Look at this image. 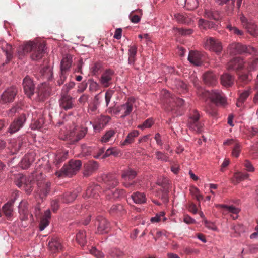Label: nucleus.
Masks as SVG:
<instances>
[{
	"label": "nucleus",
	"instance_id": "nucleus-21",
	"mask_svg": "<svg viewBox=\"0 0 258 258\" xmlns=\"http://www.w3.org/2000/svg\"><path fill=\"white\" fill-rule=\"evenodd\" d=\"M100 189V187L99 185L91 184L87 187L84 197L85 198H92L94 199H97L99 196V191Z\"/></svg>",
	"mask_w": 258,
	"mask_h": 258
},
{
	"label": "nucleus",
	"instance_id": "nucleus-50",
	"mask_svg": "<svg viewBox=\"0 0 258 258\" xmlns=\"http://www.w3.org/2000/svg\"><path fill=\"white\" fill-rule=\"evenodd\" d=\"M120 153V151L115 147L109 148L106 150L104 154L102 156V158H106L110 155L117 156Z\"/></svg>",
	"mask_w": 258,
	"mask_h": 258
},
{
	"label": "nucleus",
	"instance_id": "nucleus-6",
	"mask_svg": "<svg viewBox=\"0 0 258 258\" xmlns=\"http://www.w3.org/2000/svg\"><path fill=\"white\" fill-rule=\"evenodd\" d=\"M18 92V89L16 86L7 88L0 95V103L5 104L13 102Z\"/></svg>",
	"mask_w": 258,
	"mask_h": 258
},
{
	"label": "nucleus",
	"instance_id": "nucleus-13",
	"mask_svg": "<svg viewBox=\"0 0 258 258\" xmlns=\"http://www.w3.org/2000/svg\"><path fill=\"white\" fill-rule=\"evenodd\" d=\"M54 93L51 89L46 84H41L38 88L37 95L40 101H44L51 94Z\"/></svg>",
	"mask_w": 258,
	"mask_h": 258
},
{
	"label": "nucleus",
	"instance_id": "nucleus-58",
	"mask_svg": "<svg viewBox=\"0 0 258 258\" xmlns=\"http://www.w3.org/2000/svg\"><path fill=\"white\" fill-rule=\"evenodd\" d=\"M109 255L112 258H121L123 255V253L118 249H111L109 252Z\"/></svg>",
	"mask_w": 258,
	"mask_h": 258
},
{
	"label": "nucleus",
	"instance_id": "nucleus-39",
	"mask_svg": "<svg viewBox=\"0 0 258 258\" xmlns=\"http://www.w3.org/2000/svg\"><path fill=\"white\" fill-rule=\"evenodd\" d=\"M38 186L39 187L40 190V197L42 199H43L47 195V194L50 191L51 183L49 182H46L44 183L42 186L40 185L39 183H38Z\"/></svg>",
	"mask_w": 258,
	"mask_h": 258
},
{
	"label": "nucleus",
	"instance_id": "nucleus-29",
	"mask_svg": "<svg viewBox=\"0 0 258 258\" xmlns=\"http://www.w3.org/2000/svg\"><path fill=\"white\" fill-rule=\"evenodd\" d=\"M72 58L73 56L70 54L63 56L61 62V71L67 72L69 70L72 65Z\"/></svg>",
	"mask_w": 258,
	"mask_h": 258
},
{
	"label": "nucleus",
	"instance_id": "nucleus-40",
	"mask_svg": "<svg viewBox=\"0 0 258 258\" xmlns=\"http://www.w3.org/2000/svg\"><path fill=\"white\" fill-rule=\"evenodd\" d=\"M132 199L136 204H142L146 202V196L144 193L136 192L132 195Z\"/></svg>",
	"mask_w": 258,
	"mask_h": 258
},
{
	"label": "nucleus",
	"instance_id": "nucleus-8",
	"mask_svg": "<svg viewBox=\"0 0 258 258\" xmlns=\"http://www.w3.org/2000/svg\"><path fill=\"white\" fill-rule=\"evenodd\" d=\"M26 120V116L25 114H22L18 118L15 119L10 124L7 133L13 134L23 127Z\"/></svg>",
	"mask_w": 258,
	"mask_h": 258
},
{
	"label": "nucleus",
	"instance_id": "nucleus-45",
	"mask_svg": "<svg viewBox=\"0 0 258 258\" xmlns=\"http://www.w3.org/2000/svg\"><path fill=\"white\" fill-rule=\"evenodd\" d=\"M231 229L234 231L233 237L239 236L241 233L244 232L245 231V228L243 225L239 223L233 224Z\"/></svg>",
	"mask_w": 258,
	"mask_h": 258
},
{
	"label": "nucleus",
	"instance_id": "nucleus-25",
	"mask_svg": "<svg viewBox=\"0 0 258 258\" xmlns=\"http://www.w3.org/2000/svg\"><path fill=\"white\" fill-rule=\"evenodd\" d=\"M110 119L111 117L109 116L101 115L97 118L95 124L93 125L94 128L99 131L103 129Z\"/></svg>",
	"mask_w": 258,
	"mask_h": 258
},
{
	"label": "nucleus",
	"instance_id": "nucleus-23",
	"mask_svg": "<svg viewBox=\"0 0 258 258\" xmlns=\"http://www.w3.org/2000/svg\"><path fill=\"white\" fill-rule=\"evenodd\" d=\"M34 153H28L26 154L21 160L20 166L23 169H27L30 166L31 163L34 161Z\"/></svg>",
	"mask_w": 258,
	"mask_h": 258
},
{
	"label": "nucleus",
	"instance_id": "nucleus-33",
	"mask_svg": "<svg viewBox=\"0 0 258 258\" xmlns=\"http://www.w3.org/2000/svg\"><path fill=\"white\" fill-rule=\"evenodd\" d=\"M137 46L136 45L130 46L128 49V63L130 65L134 64L136 60Z\"/></svg>",
	"mask_w": 258,
	"mask_h": 258
},
{
	"label": "nucleus",
	"instance_id": "nucleus-47",
	"mask_svg": "<svg viewBox=\"0 0 258 258\" xmlns=\"http://www.w3.org/2000/svg\"><path fill=\"white\" fill-rule=\"evenodd\" d=\"M95 147L88 146L86 144L81 145V154L83 156H88L91 155L94 152Z\"/></svg>",
	"mask_w": 258,
	"mask_h": 258
},
{
	"label": "nucleus",
	"instance_id": "nucleus-32",
	"mask_svg": "<svg viewBox=\"0 0 258 258\" xmlns=\"http://www.w3.org/2000/svg\"><path fill=\"white\" fill-rule=\"evenodd\" d=\"M2 213L7 218L8 220H11V218L13 215V205L10 202H7L2 207Z\"/></svg>",
	"mask_w": 258,
	"mask_h": 258
},
{
	"label": "nucleus",
	"instance_id": "nucleus-56",
	"mask_svg": "<svg viewBox=\"0 0 258 258\" xmlns=\"http://www.w3.org/2000/svg\"><path fill=\"white\" fill-rule=\"evenodd\" d=\"M176 86L177 89L179 90V93H184L186 92L187 89V85L180 80L176 81Z\"/></svg>",
	"mask_w": 258,
	"mask_h": 258
},
{
	"label": "nucleus",
	"instance_id": "nucleus-57",
	"mask_svg": "<svg viewBox=\"0 0 258 258\" xmlns=\"http://www.w3.org/2000/svg\"><path fill=\"white\" fill-rule=\"evenodd\" d=\"M61 203L60 196H58L57 198L53 199L51 202V208L53 212H55L59 209L60 203Z\"/></svg>",
	"mask_w": 258,
	"mask_h": 258
},
{
	"label": "nucleus",
	"instance_id": "nucleus-51",
	"mask_svg": "<svg viewBox=\"0 0 258 258\" xmlns=\"http://www.w3.org/2000/svg\"><path fill=\"white\" fill-rule=\"evenodd\" d=\"M44 123L43 118L40 117L37 120L34 119L31 123V126L32 130H39L42 127Z\"/></svg>",
	"mask_w": 258,
	"mask_h": 258
},
{
	"label": "nucleus",
	"instance_id": "nucleus-61",
	"mask_svg": "<svg viewBox=\"0 0 258 258\" xmlns=\"http://www.w3.org/2000/svg\"><path fill=\"white\" fill-rule=\"evenodd\" d=\"M205 111L209 115L213 117H216L217 114L216 107L213 105L206 106Z\"/></svg>",
	"mask_w": 258,
	"mask_h": 258
},
{
	"label": "nucleus",
	"instance_id": "nucleus-48",
	"mask_svg": "<svg viewBox=\"0 0 258 258\" xmlns=\"http://www.w3.org/2000/svg\"><path fill=\"white\" fill-rule=\"evenodd\" d=\"M42 77L46 80H50L52 77V71L49 66L44 67L40 72Z\"/></svg>",
	"mask_w": 258,
	"mask_h": 258
},
{
	"label": "nucleus",
	"instance_id": "nucleus-52",
	"mask_svg": "<svg viewBox=\"0 0 258 258\" xmlns=\"http://www.w3.org/2000/svg\"><path fill=\"white\" fill-rule=\"evenodd\" d=\"M258 67V58H255L246 62L245 67L249 71L255 70Z\"/></svg>",
	"mask_w": 258,
	"mask_h": 258
},
{
	"label": "nucleus",
	"instance_id": "nucleus-31",
	"mask_svg": "<svg viewBox=\"0 0 258 258\" xmlns=\"http://www.w3.org/2000/svg\"><path fill=\"white\" fill-rule=\"evenodd\" d=\"M139 134V131L137 130H134L130 132L126 136L125 139L120 142V145L121 146L128 145L134 142L135 138L138 136Z\"/></svg>",
	"mask_w": 258,
	"mask_h": 258
},
{
	"label": "nucleus",
	"instance_id": "nucleus-9",
	"mask_svg": "<svg viewBox=\"0 0 258 258\" xmlns=\"http://www.w3.org/2000/svg\"><path fill=\"white\" fill-rule=\"evenodd\" d=\"M205 47L206 49L214 51L217 54H219L222 50L221 43L213 37H209L206 39Z\"/></svg>",
	"mask_w": 258,
	"mask_h": 258
},
{
	"label": "nucleus",
	"instance_id": "nucleus-15",
	"mask_svg": "<svg viewBox=\"0 0 258 258\" xmlns=\"http://www.w3.org/2000/svg\"><path fill=\"white\" fill-rule=\"evenodd\" d=\"M95 225L97 226V232L99 234L107 233L109 230V223L102 216L99 215L97 217Z\"/></svg>",
	"mask_w": 258,
	"mask_h": 258
},
{
	"label": "nucleus",
	"instance_id": "nucleus-37",
	"mask_svg": "<svg viewBox=\"0 0 258 258\" xmlns=\"http://www.w3.org/2000/svg\"><path fill=\"white\" fill-rule=\"evenodd\" d=\"M109 212L111 215L121 216L125 213L124 207L120 204L113 205L109 209Z\"/></svg>",
	"mask_w": 258,
	"mask_h": 258
},
{
	"label": "nucleus",
	"instance_id": "nucleus-36",
	"mask_svg": "<svg viewBox=\"0 0 258 258\" xmlns=\"http://www.w3.org/2000/svg\"><path fill=\"white\" fill-rule=\"evenodd\" d=\"M249 174L247 173H243L239 172H236L231 178V182L235 185L237 184L241 181L247 178Z\"/></svg>",
	"mask_w": 258,
	"mask_h": 258
},
{
	"label": "nucleus",
	"instance_id": "nucleus-18",
	"mask_svg": "<svg viewBox=\"0 0 258 258\" xmlns=\"http://www.w3.org/2000/svg\"><path fill=\"white\" fill-rule=\"evenodd\" d=\"M114 72L111 69L106 70L101 75L99 80L100 83L104 87H108L111 83Z\"/></svg>",
	"mask_w": 258,
	"mask_h": 258
},
{
	"label": "nucleus",
	"instance_id": "nucleus-60",
	"mask_svg": "<svg viewBox=\"0 0 258 258\" xmlns=\"http://www.w3.org/2000/svg\"><path fill=\"white\" fill-rule=\"evenodd\" d=\"M102 65L100 62H96L91 68V73L93 75L99 74L101 71Z\"/></svg>",
	"mask_w": 258,
	"mask_h": 258
},
{
	"label": "nucleus",
	"instance_id": "nucleus-11",
	"mask_svg": "<svg viewBox=\"0 0 258 258\" xmlns=\"http://www.w3.org/2000/svg\"><path fill=\"white\" fill-rule=\"evenodd\" d=\"M137 175L136 172L134 170L128 169L122 171L121 178L123 180L122 183L123 185L127 188H130L133 186L135 182L134 181L130 182L129 181L132 180Z\"/></svg>",
	"mask_w": 258,
	"mask_h": 258
},
{
	"label": "nucleus",
	"instance_id": "nucleus-27",
	"mask_svg": "<svg viewBox=\"0 0 258 258\" xmlns=\"http://www.w3.org/2000/svg\"><path fill=\"white\" fill-rule=\"evenodd\" d=\"M48 246L52 252H58L62 247L61 240L57 237L52 238L48 243Z\"/></svg>",
	"mask_w": 258,
	"mask_h": 258
},
{
	"label": "nucleus",
	"instance_id": "nucleus-34",
	"mask_svg": "<svg viewBox=\"0 0 258 258\" xmlns=\"http://www.w3.org/2000/svg\"><path fill=\"white\" fill-rule=\"evenodd\" d=\"M124 191L122 189H115L114 190H107L106 191V195L107 199L109 200H115L119 197L123 196Z\"/></svg>",
	"mask_w": 258,
	"mask_h": 258
},
{
	"label": "nucleus",
	"instance_id": "nucleus-20",
	"mask_svg": "<svg viewBox=\"0 0 258 258\" xmlns=\"http://www.w3.org/2000/svg\"><path fill=\"white\" fill-rule=\"evenodd\" d=\"M246 62L240 57H236L230 60L227 64L229 70H240L245 67Z\"/></svg>",
	"mask_w": 258,
	"mask_h": 258
},
{
	"label": "nucleus",
	"instance_id": "nucleus-53",
	"mask_svg": "<svg viewBox=\"0 0 258 258\" xmlns=\"http://www.w3.org/2000/svg\"><path fill=\"white\" fill-rule=\"evenodd\" d=\"M67 156L68 153H60L56 155L54 163L57 167H58L59 164L67 158Z\"/></svg>",
	"mask_w": 258,
	"mask_h": 258
},
{
	"label": "nucleus",
	"instance_id": "nucleus-10",
	"mask_svg": "<svg viewBox=\"0 0 258 258\" xmlns=\"http://www.w3.org/2000/svg\"><path fill=\"white\" fill-rule=\"evenodd\" d=\"M135 99L133 97H130L127 99L125 103L118 106L119 110L121 114V117L124 118L129 115L133 110Z\"/></svg>",
	"mask_w": 258,
	"mask_h": 258
},
{
	"label": "nucleus",
	"instance_id": "nucleus-3",
	"mask_svg": "<svg viewBox=\"0 0 258 258\" xmlns=\"http://www.w3.org/2000/svg\"><path fill=\"white\" fill-rule=\"evenodd\" d=\"M81 165L82 163L80 160H71L68 164L64 165L61 169L57 171L55 174L58 177H71L76 174L80 170Z\"/></svg>",
	"mask_w": 258,
	"mask_h": 258
},
{
	"label": "nucleus",
	"instance_id": "nucleus-7",
	"mask_svg": "<svg viewBox=\"0 0 258 258\" xmlns=\"http://www.w3.org/2000/svg\"><path fill=\"white\" fill-rule=\"evenodd\" d=\"M228 51L231 55H235L244 52L251 53L255 52V50L250 46L246 47L239 43H232L228 46Z\"/></svg>",
	"mask_w": 258,
	"mask_h": 258
},
{
	"label": "nucleus",
	"instance_id": "nucleus-4",
	"mask_svg": "<svg viewBox=\"0 0 258 258\" xmlns=\"http://www.w3.org/2000/svg\"><path fill=\"white\" fill-rule=\"evenodd\" d=\"M162 95L163 96L164 108L168 111H172L175 110V108H173V104L178 106H181L184 104V101L182 99L172 97L168 91L166 90H163L162 91Z\"/></svg>",
	"mask_w": 258,
	"mask_h": 258
},
{
	"label": "nucleus",
	"instance_id": "nucleus-1",
	"mask_svg": "<svg viewBox=\"0 0 258 258\" xmlns=\"http://www.w3.org/2000/svg\"><path fill=\"white\" fill-rule=\"evenodd\" d=\"M197 94L203 99H210L211 101L216 105L224 106L227 103L225 95L220 90H214L209 91L199 88L198 89Z\"/></svg>",
	"mask_w": 258,
	"mask_h": 258
},
{
	"label": "nucleus",
	"instance_id": "nucleus-44",
	"mask_svg": "<svg viewBox=\"0 0 258 258\" xmlns=\"http://www.w3.org/2000/svg\"><path fill=\"white\" fill-rule=\"evenodd\" d=\"M251 93L250 89L244 91L242 93H240L239 97L236 103L237 107H241L242 103L245 101L247 98L249 96Z\"/></svg>",
	"mask_w": 258,
	"mask_h": 258
},
{
	"label": "nucleus",
	"instance_id": "nucleus-24",
	"mask_svg": "<svg viewBox=\"0 0 258 258\" xmlns=\"http://www.w3.org/2000/svg\"><path fill=\"white\" fill-rule=\"evenodd\" d=\"M20 219L22 221H26L28 219L29 210L28 204L25 201H22L19 205Z\"/></svg>",
	"mask_w": 258,
	"mask_h": 258
},
{
	"label": "nucleus",
	"instance_id": "nucleus-46",
	"mask_svg": "<svg viewBox=\"0 0 258 258\" xmlns=\"http://www.w3.org/2000/svg\"><path fill=\"white\" fill-rule=\"evenodd\" d=\"M204 17L214 20H218L219 19V15L218 12L213 11L209 9H205L204 12Z\"/></svg>",
	"mask_w": 258,
	"mask_h": 258
},
{
	"label": "nucleus",
	"instance_id": "nucleus-14",
	"mask_svg": "<svg viewBox=\"0 0 258 258\" xmlns=\"http://www.w3.org/2000/svg\"><path fill=\"white\" fill-rule=\"evenodd\" d=\"M240 19L243 27H244L251 35L256 36L257 35V26L254 22L249 21L243 15L240 16Z\"/></svg>",
	"mask_w": 258,
	"mask_h": 258
},
{
	"label": "nucleus",
	"instance_id": "nucleus-19",
	"mask_svg": "<svg viewBox=\"0 0 258 258\" xmlns=\"http://www.w3.org/2000/svg\"><path fill=\"white\" fill-rule=\"evenodd\" d=\"M203 81L206 85L213 86L217 83V77L213 72L208 71L203 75Z\"/></svg>",
	"mask_w": 258,
	"mask_h": 258
},
{
	"label": "nucleus",
	"instance_id": "nucleus-64",
	"mask_svg": "<svg viewBox=\"0 0 258 258\" xmlns=\"http://www.w3.org/2000/svg\"><path fill=\"white\" fill-rule=\"evenodd\" d=\"M87 127H81V128L80 129L79 132L76 135L75 141L76 142H77V141H79L80 140H81V139H82L83 138H84V136H85L86 134L87 133Z\"/></svg>",
	"mask_w": 258,
	"mask_h": 258
},
{
	"label": "nucleus",
	"instance_id": "nucleus-35",
	"mask_svg": "<svg viewBox=\"0 0 258 258\" xmlns=\"http://www.w3.org/2000/svg\"><path fill=\"white\" fill-rule=\"evenodd\" d=\"M2 49L5 52L6 55V63H8L12 58L13 56V47L12 46L8 44L6 42L3 44Z\"/></svg>",
	"mask_w": 258,
	"mask_h": 258
},
{
	"label": "nucleus",
	"instance_id": "nucleus-22",
	"mask_svg": "<svg viewBox=\"0 0 258 258\" xmlns=\"http://www.w3.org/2000/svg\"><path fill=\"white\" fill-rule=\"evenodd\" d=\"M203 54L197 51H190L189 53L188 59L190 63L195 66H200L203 62Z\"/></svg>",
	"mask_w": 258,
	"mask_h": 258
},
{
	"label": "nucleus",
	"instance_id": "nucleus-62",
	"mask_svg": "<svg viewBox=\"0 0 258 258\" xmlns=\"http://www.w3.org/2000/svg\"><path fill=\"white\" fill-rule=\"evenodd\" d=\"M155 155L156 158L158 160L164 162H167L169 161V157L167 154L162 153L160 151H156L155 152Z\"/></svg>",
	"mask_w": 258,
	"mask_h": 258
},
{
	"label": "nucleus",
	"instance_id": "nucleus-43",
	"mask_svg": "<svg viewBox=\"0 0 258 258\" xmlns=\"http://www.w3.org/2000/svg\"><path fill=\"white\" fill-rule=\"evenodd\" d=\"M142 15V10L138 9L132 11L130 14L129 17L133 23H137L140 21Z\"/></svg>",
	"mask_w": 258,
	"mask_h": 258
},
{
	"label": "nucleus",
	"instance_id": "nucleus-30",
	"mask_svg": "<svg viewBox=\"0 0 258 258\" xmlns=\"http://www.w3.org/2000/svg\"><path fill=\"white\" fill-rule=\"evenodd\" d=\"M50 218L51 212L49 210H47L45 212L43 216L41 219L39 225V229L40 231L43 230L49 225Z\"/></svg>",
	"mask_w": 258,
	"mask_h": 258
},
{
	"label": "nucleus",
	"instance_id": "nucleus-41",
	"mask_svg": "<svg viewBox=\"0 0 258 258\" xmlns=\"http://www.w3.org/2000/svg\"><path fill=\"white\" fill-rule=\"evenodd\" d=\"M233 77L228 74H224L221 77V84L226 87L231 86L233 83Z\"/></svg>",
	"mask_w": 258,
	"mask_h": 258
},
{
	"label": "nucleus",
	"instance_id": "nucleus-12",
	"mask_svg": "<svg viewBox=\"0 0 258 258\" xmlns=\"http://www.w3.org/2000/svg\"><path fill=\"white\" fill-rule=\"evenodd\" d=\"M73 98L67 94L62 92L59 100V105L61 109L68 110L72 109L75 106Z\"/></svg>",
	"mask_w": 258,
	"mask_h": 258
},
{
	"label": "nucleus",
	"instance_id": "nucleus-38",
	"mask_svg": "<svg viewBox=\"0 0 258 258\" xmlns=\"http://www.w3.org/2000/svg\"><path fill=\"white\" fill-rule=\"evenodd\" d=\"M61 203H69L72 202L76 198L77 194L75 192H67L64 195H60Z\"/></svg>",
	"mask_w": 258,
	"mask_h": 258
},
{
	"label": "nucleus",
	"instance_id": "nucleus-55",
	"mask_svg": "<svg viewBox=\"0 0 258 258\" xmlns=\"http://www.w3.org/2000/svg\"><path fill=\"white\" fill-rule=\"evenodd\" d=\"M21 109V108L20 104L17 103L7 111V115L9 117H12L14 116L17 112H19Z\"/></svg>",
	"mask_w": 258,
	"mask_h": 258
},
{
	"label": "nucleus",
	"instance_id": "nucleus-16",
	"mask_svg": "<svg viewBox=\"0 0 258 258\" xmlns=\"http://www.w3.org/2000/svg\"><path fill=\"white\" fill-rule=\"evenodd\" d=\"M17 185L21 187L23 186L26 192L29 194L32 191V182L31 180L27 179L25 176L19 174L17 177Z\"/></svg>",
	"mask_w": 258,
	"mask_h": 258
},
{
	"label": "nucleus",
	"instance_id": "nucleus-2",
	"mask_svg": "<svg viewBox=\"0 0 258 258\" xmlns=\"http://www.w3.org/2000/svg\"><path fill=\"white\" fill-rule=\"evenodd\" d=\"M45 44L42 42H30L23 47L24 53L31 52L33 60H38L42 58L45 53Z\"/></svg>",
	"mask_w": 258,
	"mask_h": 258
},
{
	"label": "nucleus",
	"instance_id": "nucleus-49",
	"mask_svg": "<svg viewBox=\"0 0 258 258\" xmlns=\"http://www.w3.org/2000/svg\"><path fill=\"white\" fill-rule=\"evenodd\" d=\"M198 25L200 28L204 29L214 27V23L213 22L205 20L203 19H199Z\"/></svg>",
	"mask_w": 258,
	"mask_h": 258
},
{
	"label": "nucleus",
	"instance_id": "nucleus-17",
	"mask_svg": "<svg viewBox=\"0 0 258 258\" xmlns=\"http://www.w3.org/2000/svg\"><path fill=\"white\" fill-rule=\"evenodd\" d=\"M23 86L26 95L29 98L34 94L35 86L32 79L26 76L23 79Z\"/></svg>",
	"mask_w": 258,
	"mask_h": 258
},
{
	"label": "nucleus",
	"instance_id": "nucleus-59",
	"mask_svg": "<svg viewBox=\"0 0 258 258\" xmlns=\"http://www.w3.org/2000/svg\"><path fill=\"white\" fill-rule=\"evenodd\" d=\"M185 6L189 10H194L198 6V0H185Z\"/></svg>",
	"mask_w": 258,
	"mask_h": 258
},
{
	"label": "nucleus",
	"instance_id": "nucleus-63",
	"mask_svg": "<svg viewBox=\"0 0 258 258\" xmlns=\"http://www.w3.org/2000/svg\"><path fill=\"white\" fill-rule=\"evenodd\" d=\"M97 105L98 103L95 101H93L89 105L88 112L90 114H96L97 112Z\"/></svg>",
	"mask_w": 258,
	"mask_h": 258
},
{
	"label": "nucleus",
	"instance_id": "nucleus-42",
	"mask_svg": "<svg viewBox=\"0 0 258 258\" xmlns=\"http://www.w3.org/2000/svg\"><path fill=\"white\" fill-rule=\"evenodd\" d=\"M76 241L80 246H84L87 242L86 232L79 230L76 235Z\"/></svg>",
	"mask_w": 258,
	"mask_h": 258
},
{
	"label": "nucleus",
	"instance_id": "nucleus-28",
	"mask_svg": "<svg viewBox=\"0 0 258 258\" xmlns=\"http://www.w3.org/2000/svg\"><path fill=\"white\" fill-rule=\"evenodd\" d=\"M103 180L107 186L108 190L115 187L118 184V181L114 174H108L105 176Z\"/></svg>",
	"mask_w": 258,
	"mask_h": 258
},
{
	"label": "nucleus",
	"instance_id": "nucleus-26",
	"mask_svg": "<svg viewBox=\"0 0 258 258\" xmlns=\"http://www.w3.org/2000/svg\"><path fill=\"white\" fill-rule=\"evenodd\" d=\"M98 167V164L96 161H90L84 165L83 174L85 176H90Z\"/></svg>",
	"mask_w": 258,
	"mask_h": 258
},
{
	"label": "nucleus",
	"instance_id": "nucleus-5",
	"mask_svg": "<svg viewBox=\"0 0 258 258\" xmlns=\"http://www.w3.org/2000/svg\"><path fill=\"white\" fill-rule=\"evenodd\" d=\"M200 114L197 110H192L189 114L188 120V128L197 133H200L202 129V124L199 121Z\"/></svg>",
	"mask_w": 258,
	"mask_h": 258
},
{
	"label": "nucleus",
	"instance_id": "nucleus-54",
	"mask_svg": "<svg viewBox=\"0 0 258 258\" xmlns=\"http://www.w3.org/2000/svg\"><path fill=\"white\" fill-rule=\"evenodd\" d=\"M115 134V131L114 130H109L107 131L102 137L101 142L105 143L108 142L111 138L114 136Z\"/></svg>",
	"mask_w": 258,
	"mask_h": 258
}]
</instances>
